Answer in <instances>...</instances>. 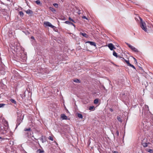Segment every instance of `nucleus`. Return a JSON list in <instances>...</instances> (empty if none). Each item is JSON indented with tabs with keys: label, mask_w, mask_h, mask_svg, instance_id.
Here are the masks:
<instances>
[{
	"label": "nucleus",
	"mask_w": 153,
	"mask_h": 153,
	"mask_svg": "<svg viewBox=\"0 0 153 153\" xmlns=\"http://www.w3.org/2000/svg\"><path fill=\"white\" fill-rule=\"evenodd\" d=\"M141 144L144 147H146L147 146L150 147L149 145H151L149 141V140L146 138H144L141 140Z\"/></svg>",
	"instance_id": "obj_1"
},
{
	"label": "nucleus",
	"mask_w": 153,
	"mask_h": 153,
	"mask_svg": "<svg viewBox=\"0 0 153 153\" xmlns=\"http://www.w3.org/2000/svg\"><path fill=\"white\" fill-rule=\"evenodd\" d=\"M24 117V114L22 115V114H21L20 115V114H18V117L16 122V128L20 124V123L22 122V120L23 119Z\"/></svg>",
	"instance_id": "obj_2"
},
{
	"label": "nucleus",
	"mask_w": 153,
	"mask_h": 153,
	"mask_svg": "<svg viewBox=\"0 0 153 153\" xmlns=\"http://www.w3.org/2000/svg\"><path fill=\"white\" fill-rule=\"evenodd\" d=\"M140 25L141 28L145 32H147V28L146 27V24L145 22L143 21L141 18H140Z\"/></svg>",
	"instance_id": "obj_3"
},
{
	"label": "nucleus",
	"mask_w": 153,
	"mask_h": 153,
	"mask_svg": "<svg viewBox=\"0 0 153 153\" xmlns=\"http://www.w3.org/2000/svg\"><path fill=\"white\" fill-rule=\"evenodd\" d=\"M126 45L128 46V47L134 52L136 53H137L138 52V50L134 47V46H132L130 44L126 43Z\"/></svg>",
	"instance_id": "obj_4"
},
{
	"label": "nucleus",
	"mask_w": 153,
	"mask_h": 153,
	"mask_svg": "<svg viewBox=\"0 0 153 153\" xmlns=\"http://www.w3.org/2000/svg\"><path fill=\"white\" fill-rule=\"evenodd\" d=\"M24 131H28V133H27V134H28L27 136L28 137H33L32 135L31 134V133H32V132L31 130V129L30 128H25L24 129Z\"/></svg>",
	"instance_id": "obj_5"
},
{
	"label": "nucleus",
	"mask_w": 153,
	"mask_h": 153,
	"mask_svg": "<svg viewBox=\"0 0 153 153\" xmlns=\"http://www.w3.org/2000/svg\"><path fill=\"white\" fill-rule=\"evenodd\" d=\"M44 24L46 26H48L54 29L55 27L53 25H52L51 23L48 22H44Z\"/></svg>",
	"instance_id": "obj_6"
},
{
	"label": "nucleus",
	"mask_w": 153,
	"mask_h": 153,
	"mask_svg": "<svg viewBox=\"0 0 153 153\" xmlns=\"http://www.w3.org/2000/svg\"><path fill=\"white\" fill-rule=\"evenodd\" d=\"M149 111V109L148 106L147 105H145L144 107L143 108V111L144 112H148Z\"/></svg>",
	"instance_id": "obj_7"
},
{
	"label": "nucleus",
	"mask_w": 153,
	"mask_h": 153,
	"mask_svg": "<svg viewBox=\"0 0 153 153\" xmlns=\"http://www.w3.org/2000/svg\"><path fill=\"white\" fill-rule=\"evenodd\" d=\"M108 47L111 50H113L115 48L114 45L112 43L108 44Z\"/></svg>",
	"instance_id": "obj_8"
},
{
	"label": "nucleus",
	"mask_w": 153,
	"mask_h": 153,
	"mask_svg": "<svg viewBox=\"0 0 153 153\" xmlns=\"http://www.w3.org/2000/svg\"><path fill=\"white\" fill-rule=\"evenodd\" d=\"M85 43H88L91 45L96 46V43L94 42L88 41L85 42Z\"/></svg>",
	"instance_id": "obj_9"
},
{
	"label": "nucleus",
	"mask_w": 153,
	"mask_h": 153,
	"mask_svg": "<svg viewBox=\"0 0 153 153\" xmlns=\"http://www.w3.org/2000/svg\"><path fill=\"white\" fill-rule=\"evenodd\" d=\"M65 23L66 24H67L70 25H73L74 26V28H75L76 27V26H75V25L73 23H72V22H69L68 21H66L65 22Z\"/></svg>",
	"instance_id": "obj_10"
},
{
	"label": "nucleus",
	"mask_w": 153,
	"mask_h": 153,
	"mask_svg": "<svg viewBox=\"0 0 153 153\" xmlns=\"http://www.w3.org/2000/svg\"><path fill=\"white\" fill-rule=\"evenodd\" d=\"M61 117L63 120H66L68 119L67 117L65 114H61Z\"/></svg>",
	"instance_id": "obj_11"
},
{
	"label": "nucleus",
	"mask_w": 153,
	"mask_h": 153,
	"mask_svg": "<svg viewBox=\"0 0 153 153\" xmlns=\"http://www.w3.org/2000/svg\"><path fill=\"white\" fill-rule=\"evenodd\" d=\"M40 140L42 143L45 142L46 141L45 137H44L43 136H42Z\"/></svg>",
	"instance_id": "obj_12"
},
{
	"label": "nucleus",
	"mask_w": 153,
	"mask_h": 153,
	"mask_svg": "<svg viewBox=\"0 0 153 153\" xmlns=\"http://www.w3.org/2000/svg\"><path fill=\"white\" fill-rule=\"evenodd\" d=\"M80 35H81L83 36L86 38H87L88 37V35L85 33H82V32H80Z\"/></svg>",
	"instance_id": "obj_13"
},
{
	"label": "nucleus",
	"mask_w": 153,
	"mask_h": 153,
	"mask_svg": "<svg viewBox=\"0 0 153 153\" xmlns=\"http://www.w3.org/2000/svg\"><path fill=\"white\" fill-rule=\"evenodd\" d=\"M146 123L145 122H144V123L142 122V127L143 128L147 129V127L146 128Z\"/></svg>",
	"instance_id": "obj_14"
},
{
	"label": "nucleus",
	"mask_w": 153,
	"mask_h": 153,
	"mask_svg": "<svg viewBox=\"0 0 153 153\" xmlns=\"http://www.w3.org/2000/svg\"><path fill=\"white\" fill-rule=\"evenodd\" d=\"M3 124L4 125V126H5V127H7L8 126V122L7 121L4 120V121H3Z\"/></svg>",
	"instance_id": "obj_15"
},
{
	"label": "nucleus",
	"mask_w": 153,
	"mask_h": 153,
	"mask_svg": "<svg viewBox=\"0 0 153 153\" xmlns=\"http://www.w3.org/2000/svg\"><path fill=\"white\" fill-rule=\"evenodd\" d=\"M37 153H44V151L40 149H38L36 151Z\"/></svg>",
	"instance_id": "obj_16"
},
{
	"label": "nucleus",
	"mask_w": 153,
	"mask_h": 153,
	"mask_svg": "<svg viewBox=\"0 0 153 153\" xmlns=\"http://www.w3.org/2000/svg\"><path fill=\"white\" fill-rule=\"evenodd\" d=\"M77 115L78 117L79 118L82 119L83 118V116L81 114L78 113Z\"/></svg>",
	"instance_id": "obj_17"
},
{
	"label": "nucleus",
	"mask_w": 153,
	"mask_h": 153,
	"mask_svg": "<svg viewBox=\"0 0 153 153\" xmlns=\"http://www.w3.org/2000/svg\"><path fill=\"white\" fill-rule=\"evenodd\" d=\"M10 101L13 103L15 104H16V102L15 101V100L14 99H11L10 100Z\"/></svg>",
	"instance_id": "obj_18"
},
{
	"label": "nucleus",
	"mask_w": 153,
	"mask_h": 153,
	"mask_svg": "<svg viewBox=\"0 0 153 153\" xmlns=\"http://www.w3.org/2000/svg\"><path fill=\"white\" fill-rule=\"evenodd\" d=\"M99 100L97 99H95L94 101V104H97L98 103Z\"/></svg>",
	"instance_id": "obj_19"
},
{
	"label": "nucleus",
	"mask_w": 153,
	"mask_h": 153,
	"mask_svg": "<svg viewBox=\"0 0 153 153\" xmlns=\"http://www.w3.org/2000/svg\"><path fill=\"white\" fill-rule=\"evenodd\" d=\"M118 120L120 122H122V119L121 118V117H119V116H118L117 117V118Z\"/></svg>",
	"instance_id": "obj_20"
},
{
	"label": "nucleus",
	"mask_w": 153,
	"mask_h": 153,
	"mask_svg": "<svg viewBox=\"0 0 153 153\" xmlns=\"http://www.w3.org/2000/svg\"><path fill=\"white\" fill-rule=\"evenodd\" d=\"M74 81L75 82L79 83L80 82V80L78 79H76L74 80Z\"/></svg>",
	"instance_id": "obj_21"
},
{
	"label": "nucleus",
	"mask_w": 153,
	"mask_h": 153,
	"mask_svg": "<svg viewBox=\"0 0 153 153\" xmlns=\"http://www.w3.org/2000/svg\"><path fill=\"white\" fill-rule=\"evenodd\" d=\"M94 106H90L89 108V109L90 110H94Z\"/></svg>",
	"instance_id": "obj_22"
},
{
	"label": "nucleus",
	"mask_w": 153,
	"mask_h": 153,
	"mask_svg": "<svg viewBox=\"0 0 153 153\" xmlns=\"http://www.w3.org/2000/svg\"><path fill=\"white\" fill-rule=\"evenodd\" d=\"M113 55L115 56V57H117L118 56V55H117V53L114 51L113 52Z\"/></svg>",
	"instance_id": "obj_23"
},
{
	"label": "nucleus",
	"mask_w": 153,
	"mask_h": 153,
	"mask_svg": "<svg viewBox=\"0 0 153 153\" xmlns=\"http://www.w3.org/2000/svg\"><path fill=\"white\" fill-rule=\"evenodd\" d=\"M35 2L38 5L41 4V2L39 0H37Z\"/></svg>",
	"instance_id": "obj_24"
},
{
	"label": "nucleus",
	"mask_w": 153,
	"mask_h": 153,
	"mask_svg": "<svg viewBox=\"0 0 153 153\" xmlns=\"http://www.w3.org/2000/svg\"><path fill=\"white\" fill-rule=\"evenodd\" d=\"M68 19L69 20L71 21H72L73 22H74V23H75L76 22H75V21L74 20H73L72 19H71V17H69L68 18Z\"/></svg>",
	"instance_id": "obj_25"
},
{
	"label": "nucleus",
	"mask_w": 153,
	"mask_h": 153,
	"mask_svg": "<svg viewBox=\"0 0 153 153\" xmlns=\"http://www.w3.org/2000/svg\"><path fill=\"white\" fill-rule=\"evenodd\" d=\"M32 12L30 10H28L26 11V13H27L29 14L30 13Z\"/></svg>",
	"instance_id": "obj_26"
},
{
	"label": "nucleus",
	"mask_w": 153,
	"mask_h": 153,
	"mask_svg": "<svg viewBox=\"0 0 153 153\" xmlns=\"http://www.w3.org/2000/svg\"><path fill=\"white\" fill-rule=\"evenodd\" d=\"M19 15L21 16H24V13H23L22 12V11H20L19 12Z\"/></svg>",
	"instance_id": "obj_27"
},
{
	"label": "nucleus",
	"mask_w": 153,
	"mask_h": 153,
	"mask_svg": "<svg viewBox=\"0 0 153 153\" xmlns=\"http://www.w3.org/2000/svg\"><path fill=\"white\" fill-rule=\"evenodd\" d=\"M21 53H20L19 54H18V53H17V56L19 57L20 58L22 59V57L21 56Z\"/></svg>",
	"instance_id": "obj_28"
},
{
	"label": "nucleus",
	"mask_w": 153,
	"mask_h": 153,
	"mask_svg": "<svg viewBox=\"0 0 153 153\" xmlns=\"http://www.w3.org/2000/svg\"><path fill=\"white\" fill-rule=\"evenodd\" d=\"M147 152L150 153H153V150L150 149L147 151Z\"/></svg>",
	"instance_id": "obj_29"
},
{
	"label": "nucleus",
	"mask_w": 153,
	"mask_h": 153,
	"mask_svg": "<svg viewBox=\"0 0 153 153\" xmlns=\"http://www.w3.org/2000/svg\"><path fill=\"white\" fill-rule=\"evenodd\" d=\"M128 66H130L132 67V68H133L134 69H135V67L133 65H131V64H130Z\"/></svg>",
	"instance_id": "obj_30"
},
{
	"label": "nucleus",
	"mask_w": 153,
	"mask_h": 153,
	"mask_svg": "<svg viewBox=\"0 0 153 153\" xmlns=\"http://www.w3.org/2000/svg\"><path fill=\"white\" fill-rule=\"evenodd\" d=\"M124 61L128 65H129L130 64L128 60H127L125 59Z\"/></svg>",
	"instance_id": "obj_31"
},
{
	"label": "nucleus",
	"mask_w": 153,
	"mask_h": 153,
	"mask_svg": "<svg viewBox=\"0 0 153 153\" xmlns=\"http://www.w3.org/2000/svg\"><path fill=\"white\" fill-rule=\"evenodd\" d=\"M5 105V104L3 103L0 104V108H1L4 106Z\"/></svg>",
	"instance_id": "obj_32"
},
{
	"label": "nucleus",
	"mask_w": 153,
	"mask_h": 153,
	"mask_svg": "<svg viewBox=\"0 0 153 153\" xmlns=\"http://www.w3.org/2000/svg\"><path fill=\"white\" fill-rule=\"evenodd\" d=\"M48 139H49L50 140H51L52 141L53 140V138L52 137L50 136L48 137Z\"/></svg>",
	"instance_id": "obj_33"
},
{
	"label": "nucleus",
	"mask_w": 153,
	"mask_h": 153,
	"mask_svg": "<svg viewBox=\"0 0 153 153\" xmlns=\"http://www.w3.org/2000/svg\"><path fill=\"white\" fill-rule=\"evenodd\" d=\"M117 135V136L118 137L119 136V132L118 131H116V135Z\"/></svg>",
	"instance_id": "obj_34"
},
{
	"label": "nucleus",
	"mask_w": 153,
	"mask_h": 153,
	"mask_svg": "<svg viewBox=\"0 0 153 153\" xmlns=\"http://www.w3.org/2000/svg\"><path fill=\"white\" fill-rule=\"evenodd\" d=\"M21 96L22 98H23V97H25V93L22 95H21Z\"/></svg>",
	"instance_id": "obj_35"
},
{
	"label": "nucleus",
	"mask_w": 153,
	"mask_h": 153,
	"mask_svg": "<svg viewBox=\"0 0 153 153\" xmlns=\"http://www.w3.org/2000/svg\"><path fill=\"white\" fill-rule=\"evenodd\" d=\"M53 5L56 7H58V4L56 3H54L53 4Z\"/></svg>",
	"instance_id": "obj_36"
},
{
	"label": "nucleus",
	"mask_w": 153,
	"mask_h": 153,
	"mask_svg": "<svg viewBox=\"0 0 153 153\" xmlns=\"http://www.w3.org/2000/svg\"><path fill=\"white\" fill-rule=\"evenodd\" d=\"M82 18L83 19H85L86 20H88V19L85 16H83L82 17Z\"/></svg>",
	"instance_id": "obj_37"
},
{
	"label": "nucleus",
	"mask_w": 153,
	"mask_h": 153,
	"mask_svg": "<svg viewBox=\"0 0 153 153\" xmlns=\"http://www.w3.org/2000/svg\"><path fill=\"white\" fill-rule=\"evenodd\" d=\"M122 57H121V56L118 55L117 58H118V59H121L122 58Z\"/></svg>",
	"instance_id": "obj_38"
},
{
	"label": "nucleus",
	"mask_w": 153,
	"mask_h": 153,
	"mask_svg": "<svg viewBox=\"0 0 153 153\" xmlns=\"http://www.w3.org/2000/svg\"><path fill=\"white\" fill-rule=\"evenodd\" d=\"M50 9L52 11L53 10L55 11V10L52 7H50Z\"/></svg>",
	"instance_id": "obj_39"
},
{
	"label": "nucleus",
	"mask_w": 153,
	"mask_h": 153,
	"mask_svg": "<svg viewBox=\"0 0 153 153\" xmlns=\"http://www.w3.org/2000/svg\"><path fill=\"white\" fill-rule=\"evenodd\" d=\"M61 18L63 20H66V19L63 16L61 17Z\"/></svg>",
	"instance_id": "obj_40"
},
{
	"label": "nucleus",
	"mask_w": 153,
	"mask_h": 153,
	"mask_svg": "<svg viewBox=\"0 0 153 153\" xmlns=\"http://www.w3.org/2000/svg\"><path fill=\"white\" fill-rule=\"evenodd\" d=\"M120 59L123 61L124 60H125L124 58L123 57H122L121 59Z\"/></svg>",
	"instance_id": "obj_41"
},
{
	"label": "nucleus",
	"mask_w": 153,
	"mask_h": 153,
	"mask_svg": "<svg viewBox=\"0 0 153 153\" xmlns=\"http://www.w3.org/2000/svg\"><path fill=\"white\" fill-rule=\"evenodd\" d=\"M120 59L123 61L124 60H125L124 58L123 57H122L121 59Z\"/></svg>",
	"instance_id": "obj_42"
},
{
	"label": "nucleus",
	"mask_w": 153,
	"mask_h": 153,
	"mask_svg": "<svg viewBox=\"0 0 153 153\" xmlns=\"http://www.w3.org/2000/svg\"><path fill=\"white\" fill-rule=\"evenodd\" d=\"M31 38L32 39H34V37L33 36H31Z\"/></svg>",
	"instance_id": "obj_43"
},
{
	"label": "nucleus",
	"mask_w": 153,
	"mask_h": 153,
	"mask_svg": "<svg viewBox=\"0 0 153 153\" xmlns=\"http://www.w3.org/2000/svg\"><path fill=\"white\" fill-rule=\"evenodd\" d=\"M110 110L111 112H112L113 111V110L111 108H110Z\"/></svg>",
	"instance_id": "obj_44"
},
{
	"label": "nucleus",
	"mask_w": 153,
	"mask_h": 153,
	"mask_svg": "<svg viewBox=\"0 0 153 153\" xmlns=\"http://www.w3.org/2000/svg\"><path fill=\"white\" fill-rule=\"evenodd\" d=\"M19 48H20V47L19 46L18 47V48H17V47L16 49L17 50H18V49H19Z\"/></svg>",
	"instance_id": "obj_45"
},
{
	"label": "nucleus",
	"mask_w": 153,
	"mask_h": 153,
	"mask_svg": "<svg viewBox=\"0 0 153 153\" xmlns=\"http://www.w3.org/2000/svg\"><path fill=\"white\" fill-rule=\"evenodd\" d=\"M113 153H118V152H117L114 151V152H113Z\"/></svg>",
	"instance_id": "obj_46"
},
{
	"label": "nucleus",
	"mask_w": 153,
	"mask_h": 153,
	"mask_svg": "<svg viewBox=\"0 0 153 153\" xmlns=\"http://www.w3.org/2000/svg\"><path fill=\"white\" fill-rule=\"evenodd\" d=\"M134 60L136 62V59L134 58Z\"/></svg>",
	"instance_id": "obj_47"
},
{
	"label": "nucleus",
	"mask_w": 153,
	"mask_h": 153,
	"mask_svg": "<svg viewBox=\"0 0 153 153\" xmlns=\"http://www.w3.org/2000/svg\"><path fill=\"white\" fill-rule=\"evenodd\" d=\"M1 139V137H0V140Z\"/></svg>",
	"instance_id": "obj_48"
},
{
	"label": "nucleus",
	"mask_w": 153,
	"mask_h": 153,
	"mask_svg": "<svg viewBox=\"0 0 153 153\" xmlns=\"http://www.w3.org/2000/svg\"><path fill=\"white\" fill-rule=\"evenodd\" d=\"M80 13H78L79 14H80Z\"/></svg>",
	"instance_id": "obj_49"
}]
</instances>
